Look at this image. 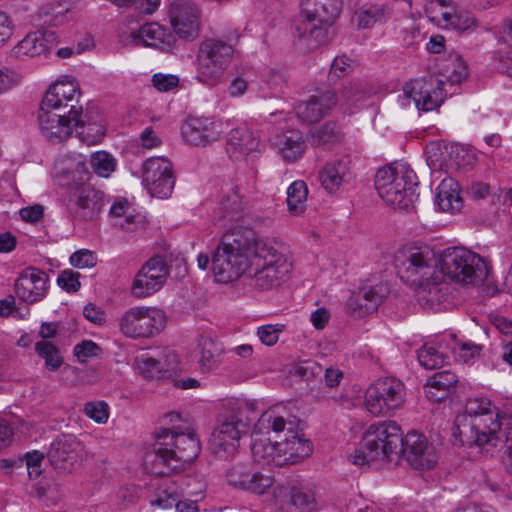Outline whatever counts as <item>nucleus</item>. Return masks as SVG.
I'll use <instances>...</instances> for the list:
<instances>
[{
  "mask_svg": "<svg viewBox=\"0 0 512 512\" xmlns=\"http://www.w3.org/2000/svg\"><path fill=\"white\" fill-rule=\"evenodd\" d=\"M256 434L273 432L276 438L255 437L251 446L255 462L262 466L295 464L312 453L311 442L298 431V420L287 410L286 405L276 404L264 411L255 424Z\"/></svg>",
  "mask_w": 512,
  "mask_h": 512,
  "instance_id": "f257e3e1",
  "label": "nucleus"
},
{
  "mask_svg": "<svg viewBox=\"0 0 512 512\" xmlns=\"http://www.w3.org/2000/svg\"><path fill=\"white\" fill-rule=\"evenodd\" d=\"M460 445L491 452L505 442V465L512 475V414L500 410L487 398L467 400L464 412L455 418L453 431Z\"/></svg>",
  "mask_w": 512,
  "mask_h": 512,
  "instance_id": "f03ea898",
  "label": "nucleus"
},
{
  "mask_svg": "<svg viewBox=\"0 0 512 512\" xmlns=\"http://www.w3.org/2000/svg\"><path fill=\"white\" fill-rule=\"evenodd\" d=\"M200 453L199 440L192 429H161L151 452L145 456L147 470L155 475L180 471Z\"/></svg>",
  "mask_w": 512,
  "mask_h": 512,
  "instance_id": "7ed1b4c3",
  "label": "nucleus"
},
{
  "mask_svg": "<svg viewBox=\"0 0 512 512\" xmlns=\"http://www.w3.org/2000/svg\"><path fill=\"white\" fill-rule=\"evenodd\" d=\"M291 257L281 243L254 238L250 265V285L259 291L280 287L292 271Z\"/></svg>",
  "mask_w": 512,
  "mask_h": 512,
  "instance_id": "20e7f679",
  "label": "nucleus"
},
{
  "mask_svg": "<svg viewBox=\"0 0 512 512\" xmlns=\"http://www.w3.org/2000/svg\"><path fill=\"white\" fill-rule=\"evenodd\" d=\"M252 413L253 407L248 402L238 399L224 402L223 411L209 440L212 454L219 459H229L236 454L240 439L247 433L252 422Z\"/></svg>",
  "mask_w": 512,
  "mask_h": 512,
  "instance_id": "39448f33",
  "label": "nucleus"
},
{
  "mask_svg": "<svg viewBox=\"0 0 512 512\" xmlns=\"http://www.w3.org/2000/svg\"><path fill=\"white\" fill-rule=\"evenodd\" d=\"M254 236L246 229H233L225 233L212 255V271L218 282L239 279L249 270Z\"/></svg>",
  "mask_w": 512,
  "mask_h": 512,
  "instance_id": "423d86ee",
  "label": "nucleus"
},
{
  "mask_svg": "<svg viewBox=\"0 0 512 512\" xmlns=\"http://www.w3.org/2000/svg\"><path fill=\"white\" fill-rule=\"evenodd\" d=\"M415 172L406 164L396 163L379 169L375 188L385 203L396 210L409 211L415 200Z\"/></svg>",
  "mask_w": 512,
  "mask_h": 512,
  "instance_id": "0eeeda50",
  "label": "nucleus"
},
{
  "mask_svg": "<svg viewBox=\"0 0 512 512\" xmlns=\"http://www.w3.org/2000/svg\"><path fill=\"white\" fill-rule=\"evenodd\" d=\"M401 441V428L396 422L374 423L365 431L359 449L350 456V459L358 466L388 460L392 455L400 453Z\"/></svg>",
  "mask_w": 512,
  "mask_h": 512,
  "instance_id": "6e6552de",
  "label": "nucleus"
},
{
  "mask_svg": "<svg viewBox=\"0 0 512 512\" xmlns=\"http://www.w3.org/2000/svg\"><path fill=\"white\" fill-rule=\"evenodd\" d=\"M236 49L228 41L217 37L202 40L194 60L195 79L207 86L221 83L234 60Z\"/></svg>",
  "mask_w": 512,
  "mask_h": 512,
  "instance_id": "1a4fd4ad",
  "label": "nucleus"
},
{
  "mask_svg": "<svg viewBox=\"0 0 512 512\" xmlns=\"http://www.w3.org/2000/svg\"><path fill=\"white\" fill-rule=\"evenodd\" d=\"M304 20L296 27L297 36L309 49L328 43L329 29L340 15L341 0H302Z\"/></svg>",
  "mask_w": 512,
  "mask_h": 512,
  "instance_id": "9d476101",
  "label": "nucleus"
},
{
  "mask_svg": "<svg viewBox=\"0 0 512 512\" xmlns=\"http://www.w3.org/2000/svg\"><path fill=\"white\" fill-rule=\"evenodd\" d=\"M440 272L456 283L480 285L488 275L483 258L464 247H449L439 257Z\"/></svg>",
  "mask_w": 512,
  "mask_h": 512,
  "instance_id": "9b49d317",
  "label": "nucleus"
},
{
  "mask_svg": "<svg viewBox=\"0 0 512 512\" xmlns=\"http://www.w3.org/2000/svg\"><path fill=\"white\" fill-rule=\"evenodd\" d=\"M270 501L278 512H318L322 508L316 486L298 479L277 482Z\"/></svg>",
  "mask_w": 512,
  "mask_h": 512,
  "instance_id": "f8f14e48",
  "label": "nucleus"
},
{
  "mask_svg": "<svg viewBox=\"0 0 512 512\" xmlns=\"http://www.w3.org/2000/svg\"><path fill=\"white\" fill-rule=\"evenodd\" d=\"M439 257L427 245H404L395 254V267L401 278L416 283L434 276Z\"/></svg>",
  "mask_w": 512,
  "mask_h": 512,
  "instance_id": "ddd939ff",
  "label": "nucleus"
},
{
  "mask_svg": "<svg viewBox=\"0 0 512 512\" xmlns=\"http://www.w3.org/2000/svg\"><path fill=\"white\" fill-rule=\"evenodd\" d=\"M405 386L393 377L380 378L366 390L364 405L374 416H391L405 402Z\"/></svg>",
  "mask_w": 512,
  "mask_h": 512,
  "instance_id": "4468645a",
  "label": "nucleus"
},
{
  "mask_svg": "<svg viewBox=\"0 0 512 512\" xmlns=\"http://www.w3.org/2000/svg\"><path fill=\"white\" fill-rule=\"evenodd\" d=\"M165 325V313L149 306L131 307L118 320L120 332L132 339L153 337L160 333Z\"/></svg>",
  "mask_w": 512,
  "mask_h": 512,
  "instance_id": "2eb2a0df",
  "label": "nucleus"
},
{
  "mask_svg": "<svg viewBox=\"0 0 512 512\" xmlns=\"http://www.w3.org/2000/svg\"><path fill=\"white\" fill-rule=\"evenodd\" d=\"M446 96L443 79L433 76L418 78L404 85L402 105L408 104L404 100H412L418 110L428 112L439 108Z\"/></svg>",
  "mask_w": 512,
  "mask_h": 512,
  "instance_id": "dca6fc26",
  "label": "nucleus"
},
{
  "mask_svg": "<svg viewBox=\"0 0 512 512\" xmlns=\"http://www.w3.org/2000/svg\"><path fill=\"white\" fill-rule=\"evenodd\" d=\"M142 183L152 197L169 198L175 185L172 163L164 157L147 159L142 165Z\"/></svg>",
  "mask_w": 512,
  "mask_h": 512,
  "instance_id": "f3484780",
  "label": "nucleus"
},
{
  "mask_svg": "<svg viewBox=\"0 0 512 512\" xmlns=\"http://www.w3.org/2000/svg\"><path fill=\"white\" fill-rule=\"evenodd\" d=\"M37 123L40 134L50 143H61L69 139L73 130L81 123V116L40 105Z\"/></svg>",
  "mask_w": 512,
  "mask_h": 512,
  "instance_id": "a211bd4d",
  "label": "nucleus"
},
{
  "mask_svg": "<svg viewBox=\"0 0 512 512\" xmlns=\"http://www.w3.org/2000/svg\"><path fill=\"white\" fill-rule=\"evenodd\" d=\"M80 86L74 77L62 76L45 93L41 105L62 113L82 117L83 108L79 104Z\"/></svg>",
  "mask_w": 512,
  "mask_h": 512,
  "instance_id": "6ab92c4d",
  "label": "nucleus"
},
{
  "mask_svg": "<svg viewBox=\"0 0 512 512\" xmlns=\"http://www.w3.org/2000/svg\"><path fill=\"white\" fill-rule=\"evenodd\" d=\"M225 132V124L214 117H189L181 127L184 141L192 146H207L218 141Z\"/></svg>",
  "mask_w": 512,
  "mask_h": 512,
  "instance_id": "aec40b11",
  "label": "nucleus"
},
{
  "mask_svg": "<svg viewBox=\"0 0 512 512\" xmlns=\"http://www.w3.org/2000/svg\"><path fill=\"white\" fill-rule=\"evenodd\" d=\"M167 275L166 264L161 258L149 259L135 275L131 294L136 298H145L154 294L162 288Z\"/></svg>",
  "mask_w": 512,
  "mask_h": 512,
  "instance_id": "412c9836",
  "label": "nucleus"
},
{
  "mask_svg": "<svg viewBox=\"0 0 512 512\" xmlns=\"http://www.w3.org/2000/svg\"><path fill=\"white\" fill-rule=\"evenodd\" d=\"M400 452L416 469H430L437 462L434 448L427 437L414 430L402 437Z\"/></svg>",
  "mask_w": 512,
  "mask_h": 512,
  "instance_id": "4be33fe9",
  "label": "nucleus"
},
{
  "mask_svg": "<svg viewBox=\"0 0 512 512\" xmlns=\"http://www.w3.org/2000/svg\"><path fill=\"white\" fill-rule=\"evenodd\" d=\"M48 276L36 267H27L20 272L14 283L18 299L26 304L42 301L48 292Z\"/></svg>",
  "mask_w": 512,
  "mask_h": 512,
  "instance_id": "5701e85b",
  "label": "nucleus"
},
{
  "mask_svg": "<svg viewBox=\"0 0 512 512\" xmlns=\"http://www.w3.org/2000/svg\"><path fill=\"white\" fill-rule=\"evenodd\" d=\"M413 284L416 285L417 301L424 309L440 311L447 308L449 287L447 283L442 281L438 272L434 276L428 277V279H422Z\"/></svg>",
  "mask_w": 512,
  "mask_h": 512,
  "instance_id": "b1692460",
  "label": "nucleus"
},
{
  "mask_svg": "<svg viewBox=\"0 0 512 512\" xmlns=\"http://www.w3.org/2000/svg\"><path fill=\"white\" fill-rule=\"evenodd\" d=\"M170 20L174 32L181 38L192 41L200 32L199 10L184 0H175L170 8Z\"/></svg>",
  "mask_w": 512,
  "mask_h": 512,
  "instance_id": "393cba45",
  "label": "nucleus"
},
{
  "mask_svg": "<svg viewBox=\"0 0 512 512\" xmlns=\"http://www.w3.org/2000/svg\"><path fill=\"white\" fill-rule=\"evenodd\" d=\"M57 35L50 30H36L28 33L12 49L11 54L17 59L34 58L46 55L57 45Z\"/></svg>",
  "mask_w": 512,
  "mask_h": 512,
  "instance_id": "a878e982",
  "label": "nucleus"
},
{
  "mask_svg": "<svg viewBox=\"0 0 512 512\" xmlns=\"http://www.w3.org/2000/svg\"><path fill=\"white\" fill-rule=\"evenodd\" d=\"M354 177L348 158L327 162L318 173L322 188L329 194L339 192L345 185L350 184Z\"/></svg>",
  "mask_w": 512,
  "mask_h": 512,
  "instance_id": "bb28decb",
  "label": "nucleus"
},
{
  "mask_svg": "<svg viewBox=\"0 0 512 512\" xmlns=\"http://www.w3.org/2000/svg\"><path fill=\"white\" fill-rule=\"evenodd\" d=\"M337 104V95L333 91H321L300 102L295 108L296 115L303 122L314 123L329 114Z\"/></svg>",
  "mask_w": 512,
  "mask_h": 512,
  "instance_id": "cd10ccee",
  "label": "nucleus"
},
{
  "mask_svg": "<svg viewBox=\"0 0 512 512\" xmlns=\"http://www.w3.org/2000/svg\"><path fill=\"white\" fill-rule=\"evenodd\" d=\"M82 445L71 435H61L53 440L47 452L51 465L56 469L68 470L78 462Z\"/></svg>",
  "mask_w": 512,
  "mask_h": 512,
  "instance_id": "c85d7f7f",
  "label": "nucleus"
},
{
  "mask_svg": "<svg viewBox=\"0 0 512 512\" xmlns=\"http://www.w3.org/2000/svg\"><path fill=\"white\" fill-rule=\"evenodd\" d=\"M166 30L156 22L142 25L138 30H122L119 39L125 46H146L158 48L165 43Z\"/></svg>",
  "mask_w": 512,
  "mask_h": 512,
  "instance_id": "c756f323",
  "label": "nucleus"
},
{
  "mask_svg": "<svg viewBox=\"0 0 512 512\" xmlns=\"http://www.w3.org/2000/svg\"><path fill=\"white\" fill-rule=\"evenodd\" d=\"M277 154L286 162L299 161L305 151L306 143L302 132L296 129H288L278 134L274 141Z\"/></svg>",
  "mask_w": 512,
  "mask_h": 512,
  "instance_id": "7c9ffc66",
  "label": "nucleus"
},
{
  "mask_svg": "<svg viewBox=\"0 0 512 512\" xmlns=\"http://www.w3.org/2000/svg\"><path fill=\"white\" fill-rule=\"evenodd\" d=\"M75 214L82 219H92L104 206L105 200L102 192L90 187L82 186L76 193Z\"/></svg>",
  "mask_w": 512,
  "mask_h": 512,
  "instance_id": "2f4dec72",
  "label": "nucleus"
},
{
  "mask_svg": "<svg viewBox=\"0 0 512 512\" xmlns=\"http://www.w3.org/2000/svg\"><path fill=\"white\" fill-rule=\"evenodd\" d=\"M436 204L444 212L456 213L462 209L459 185L452 178L441 181L436 189Z\"/></svg>",
  "mask_w": 512,
  "mask_h": 512,
  "instance_id": "473e14b6",
  "label": "nucleus"
},
{
  "mask_svg": "<svg viewBox=\"0 0 512 512\" xmlns=\"http://www.w3.org/2000/svg\"><path fill=\"white\" fill-rule=\"evenodd\" d=\"M244 207L243 196L240 187L234 183H227L223 186L221 197L215 214L219 219L233 217L234 214L241 211Z\"/></svg>",
  "mask_w": 512,
  "mask_h": 512,
  "instance_id": "72a5a7b5",
  "label": "nucleus"
},
{
  "mask_svg": "<svg viewBox=\"0 0 512 512\" xmlns=\"http://www.w3.org/2000/svg\"><path fill=\"white\" fill-rule=\"evenodd\" d=\"M391 10L382 4H365L359 7L353 16L358 29H371L377 23L386 22Z\"/></svg>",
  "mask_w": 512,
  "mask_h": 512,
  "instance_id": "f704fd0d",
  "label": "nucleus"
},
{
  "mask_svg": "<svg viewBox=\"0 0 512 512\" xmlns=\"http://www.w3.org/2000/svg\"><path fill=\"white\" fill-rule=\"evenodd\" d=\"M227 144L241 155L259 151L261 142L259 137L247 128L232 129L227 136Z\"/></svg>",
  "mask_w": 512,
  "mask_h": 512,
  "instance_id": "c9c22d12",
  "label": "nucleus"
},
{
  "mask_svg": "<svg viewBox=\"0 0 512 512\" xmlns=\"http://www.w3.org/2000/svg\"><path fill=\"white\" fill-rule=\"evenodd\" d=\"M382 292L383 289H379V291H369L375 298L372 301H366L367 293H362L360 290L357 293H354L350 296L347 302V308L351 312V314L355 317H364L374 311L382 303Z\"/></svg>",
  "mask_w": 512,
  "mask_h": 512,
  "instance_id": "e433bc0d",
  "label": "nucleus"
},
{
  "mask_svg": "<svg viewBox=\"0 0 512 512\" xmlns=\"http://www.w3.org/2000/svg\"><path fill=\"white\" fill-rule=\"evenodd\" d=\"M441 79L446 83L459 84L468 75V69L464 60L457 54L449 55L439 67Z\"/></svg>",
  "mask_w": 512,
  "mask_h": 512,
  "instance_id": "4c0bfd02",
  "label": "nucleus"
},
{
  "mask_svg": "<svg viewBox=\"0 0 512 512\" xmlns=\"http://www.w3.org/2000/svg\"><path fill=\"white\" fill-rule=\"evenodd\" d=\"M199 366L203 372H213L220 366V350L216 343L208 337L199 340Z\"/></svg>",
  "mask_w": 512,
  "mask_h": 512,
  "instance_id": "58836bf2",
  "label": "nucleus"
},
{
  "mask_svg": "<svg viewBox=\"0 0 512 512\" xmlns=\"http://www.w3.org/2000/svg\"><path fill=\"white\" fill-rule=\"evenodd\" d=\"M308 187L302 180L294 181L287 189V206L291 214L298 216L306 209Z\"/></svg>",
  "mask_w": 512,
  "mask_h": 512,
  "instance_id": "ea45409f",
  "label": "nucleus"
},
{
  "mask_svg": "<svg viewBox=\"0 0 512 512\" xmlns=\"http://www.w3.org/2000/svg\"><path fill=\"white\" fill-rule=\"evenodd\" d=\"M172 361H174L172 359ZM135 365L138 371L146 378H157L168 374L174 362L162 364V360L143 354L136 358Z\"/></svg>",
  "mask_w": 512,
  "mask_h": 512,
  "instance_id": "a19ab883",
  "label": "nucleus"
},
{
  "mask_svg": "<svg viewBox=\"0 0 512 512\" xmlns=\"http://www.w3.org/2000/svg\"><path fill=\"white\" fill-rule=\"evenodd\" d=\"M340 139V131L333 122H327L312 129L308 135V141L312 146H325L334 144Z\"/></svg>",
  "mask_w": 512,
  "mask_h": 512,
  "instance_id": "79ce46f5",
  "label": "nucleus"
},
{
  "mask_svg": "<svg viewBox=\"0 0 512 512\" xmlns=\"http://www.w3.org/2000/svg\"><path fill=\"white\" fill-rule=\"evenodd\" d=\"M452 7L450 0H429L425 4V14L433 24L444 29Z\"/></svg>",
  "mask_w": 512,
  "mask_h": 512,
  "instance_id": "37998d69",
  "label": "nucleus"
},
{
  "mask_svg": "<svg viewBox=\"0 0 512 512\" xmlns=\"http://www.w3.org/2000/svg\"><path fill=\"white\" fill-rule=\"evenodd\" d=\"M476 28L477 21L475 17L470 12L458 10L454 6L444 27V29H452L459 32H473Z\"/></svg>",
  "mask_w": 512,
  "mask_h": 512,
  "instance_id": "c03bdc74",
  "label": "nucleus"
},
{
  "mask_svg": "<svg viewBox=\"0 0 512 512\" xmlns=\"http://www.w3.org/2000/svg\"><path fill=\"white\" fill-rule=\"evenodd\" d=\"M36 353L45 361L50 371H56L63 364L59 348L50 341L41 340L35 344Z\"/></svg>",
  "mask_w": 512,
  "mask_h": 512,
  "instance_id": "a18cd8bd",
  "label": "nucleus"
},
{
  "mask_svg": "<svg viewBox=\"0 0 512 512\" xmlns=\"http://www.w3.org/2000/svg\"><path fill=\"white\" fill-rule=\"evenodd\" d=\"M90 166L99 177L108 178L115 171L117 160L106 151H97L90 157Z\"/></svg>",
  "mask_w": 512,
  "mask_h": 512,
  "instance_id": "49530a36",
  "label": "nucleus"
},
{
  "mask_svg": "<svg viewBox=\"0 0 512 512\" xmlns=\"http://www.w3.org/2000/svg\"><path fill=\"white\" fill-rule=\"evenodd\" d=\"M252 473L249 463H236L227 470L226 480L229 485L246 490Z\"/></svg>",
  "mask_w": 512,
  "mask_h": 512,
  "instance_id": "de8ad7c7",
  "label": "nucleus"
},
{
  "mask_svg": "<svg viewBox=\"0 0 512 512\" xmlns=\"http://www.w3.org/2000/svg\"><path fill=\"white\" fill-rule=\"evenodd\" d=\"M365 96V92L357 82H349L341 88L340 95L337 96L338 103L351 108L361 101Z\"/></svg>",
  "mask_w": 512,
  "mask_h": 512,
  "instance_id": "09e8293b",
  "label": "nucleus"
},
{
  "mask_svg": "<svg viewBox=\"0 0 512 512\" xmlns=\"http://www.w3.org/2000/svg\"><path fill=\"white\" fill-rule=\"evenodd\" d=\"M83 413L97 424H106L110 417V408L105 401H89L84 404Z\"/></svg>",
  "mask_w": 512,
  "mask_h": 512,
  "instance_id": "8fccbe9b",
  "label": "nucleus"
},
{
  "mask_svg": "<svg viewBox=\"0 0 512 512\" xmlns=\"http://www.w3.org/2000/svg\"><path fill=\"white\" fill-rule=\"evenodd\" d=\"M418 360L426 369H436L444 363V356L435 347L425 344L418 351Z\"/></svg>",
  "mask_w": 512,
  "mask_h": 512,
  "instance_id": "3c124183",
  "label": "nucleus"
},
{
  "mask_svg": "<svg viewBox=\"0 0 512 512\" xmlns=\"http://www.w3.org/2000/svg\"><path fill=\"white\" fill-rule=\"evenodd\" d=\"M482 346L470 341L457 343L453 347V354L457 361L469 363L481 354Z\"/></svg>",
  "mask_w": 512,
  "mask_h": 512,
  "instance_id": "603ef678",
  "label": "nucleus"
},
{
  "mask_svg": "<svg viewBox=\"0 0 512 512\" xmlns=\"http://www.w3.org/2000/svg\"><path fill=\"white\" fill-rule=\"evenodd\" d=\"M457 382V376L450 371H442L435 373L428 379V386L430 389L442 390L444 393L441 396H437L436 399H443L445 397V393L449 390L450 387L455 385Z\"/></svg>",
  "mask_w": 512,
  "mask_h": 512,
  "instance_id": "864d4df0",
  "label": "nucleus"
},
{
  "mask_svg": "<svg viewBox=\"0 0 512 512\" xmlns=\"http://www.w3.org/2000/svg\"><path fill=\"white\" fill-rule=\"evenodd\" d=\"M285 327L282 323L262 325L257 328L256 335L262 344L271 347L278 342Z\"/></svg>",
  "mask_w": 512,
  "mask_h": 512,
  "instance_id": "5fc2aeb1",
  "label": "nucleus"
},
{
  "mask_svg": "<svg viewBox=\"0 0 512 512\" xmlns=\"http://www.w3.org/2000/svg\"><path fill=\"white\" fill-rule=\"evenodd\" d=\"M275 480L272 476L264 475L260 472H253L246 491L252 492L257 495H263L268 489H273L276 486ZM273 490H271L272 492Z\"/></svg>",
  "mask_w": 512,
  "mask_h": 512,
  "instance_id": "6e6d98bb",
  "label": "nucleus"
},
{
  "mask_svg": "<svg viewBox=\"0 0 512 512\" xmlns=\"http://www.w3.org/2000/svg\"><path fill=\"white\" fill-rule=\"evenodd\" d=\"M79 126H82V131L80 132L81 139L88 145L99 143L105 135V127L100 122H92L85 125L81 120Z\"/></svg>",
  "mask_w": 512,
  "mask_h": 512,
  "instance_id": "4d7b16f0",
  "label": "nucleus"
},
{
  "mask_svg": "<svg viewBox=\"0 0 512 512\" xmlns=\"http://www.w3.org/2000/svg\"><path fill=\"white\" fill-rule=\"evenodd\" d=\"M177 498L178 496L175 491L169 489H159L155 493L154 498L150 503L153 507H157L163 510L171 509L172 507H175Z\"/></svg>",
  "mask_w": 512,
  "mask_h": 512,
  "instance_id": "13d9d810",
  "label": "nucleus"
},
{
  "mask_svg": "<svg viewBox=\"0 0 512 512\" xmlns=\"http://www.w3.org/2000/svg\"><path fill=\"white\" fill-rule=\"evenodd\" d=\"M44 459V454L40 451L33 450L27 452L24 456L28 475L31 479H36L42 473L41 465Z\"/></svg>",
  "mask_w": 512,
  "mask_h": 512,
  "instance_id": "bf43d9fd",
  "label": "nucleus"
},
{
  "mask_svg": "<svg viewBox=\"0 0 512 512\" xmlns=\"http://www.w3.org/2000/svg\"><path fill=\"white\" fill-rule=\"evenodd\" d=\"M179 81V77L174 74L156 73L152 76V84L160 92H169L177 88Z\"/></svg>",
  "mask_w": 512,
  "mask_h": 512,
  "instance_id": "052dcab7",
  "label": "nucleus"
},
{
  "mask_svg": "<svg viewBox=\"0 0 512 512\" xmlns=\"http://www.w3.org/2000/svg\"><path fill=\"white\" fill-rule=\"evenodd\" d=\"M114 225L128 232H133L143 227L144 219L141 214L135 213L134 209H132L123 218L116 220Z\"/></svg>",
  "mask_w": 512,
  "mask_h": 512,
  "instance_id": "680f3d73",
  "label": "nucleus"
},
{
  "mask_svg": "<svg viewBox=\"0 0 512 512\" xmlns=\"http://www.w3.org/2000/svg\"><path fill=\"white\" fill-rule=\"evenodd\" d=\"M21 79L18 72L8 67H0V95L17 86Z\"/></svg>",
  "mask_w": 512,
  "mask_h": 512,
  "instance_id": "e2e57ef3",
  "label": "nucleus"
},
{
  "mask_svg": "<svg viewBox=\"0 0 512 512\" xmlns=\"http://www.w3.org/2000/svg\"><path fill=\"white\" fill-rule=\"evenodd\" d=\"M100 351V347L91 340H85L74 347V354L80 362H85L88 358L98 356Z\"/></svg>",
  "mask_w": 512,
  "mask_h": 512,
  "instance_id": "0e129e2a",
  "label": "nucleus"
},
{
  "mask_svg": "<svg viewBox=\"0 0 512 512\" xmlns=\"http://www.w3.org/2000/svg\"><path fill=\"white\" fill-rule=\"evenodd\" d=\"M57 282L67 292H75L80 287L79 273L64 270L59 274Z\"/></svg>",
  "mask_w": 512,
  "mask_h": 512,
  "instance_id": "69168bd1",
  "label": "nucleus"
},
{
  "mask_svg": "<svg viewBox=\"0 0 512 512\" xmlns=\"http://www.w3.org/2000/svg\"><path fill=\"white\" fill-rule=\"evenodd\" d=\"M70 263L76 268H87L95 265V257L89 250H80L73 253Z\"/></svg>",
  "mask_w": 512,
  "mask_h": 512,
  "instance_id": "338daca9",
  "label": "nucleus"
},
{
  "mask_svg": "<svg viewBox=\"0 0 512 512\" xmlns=\"http://www.w3.org/2000/svg\"><path fill=\"white\" fill-rule=\"evenodd\" d=\"M319 373L321 367L313 362H302L294 366L293 374L305 381H309L315 372Z\"/></svg>",
  "mask_w": 512,
  "mask_h": 512,
  "instance_id": "774afa93",
  "label": "nucleus"
}]
</instances>
